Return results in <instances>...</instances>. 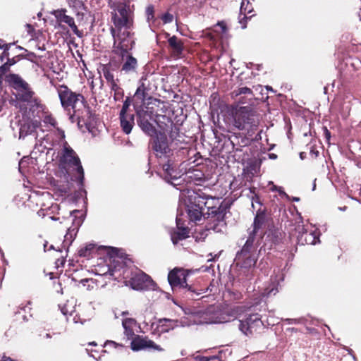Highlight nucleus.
Returning a JSON list of instances; mask_svg holds the SVG:
<instances>
[{
	"instance_id": "f257e3e1",
	"label": "nucleus",
	"mask_w": 361,
	"mask_h": 361,
	"mask_svg": "<svg viewBox=\"0 0 361 361\" xmlns=\"http://www.w3.org/2000/svg\"><path fill=\"white\" fill-rule=\"evenodd\" d=\"M130 0H109L112 12L114 27L111 33L114 40V47L126 50L133 47L135 40L131 30L133 27V12L130 7Z\"/></svg>"
},
{
	"instance_id": "f03ea898",
	"label": "nucleus",
	"mask_w": 361,
	"mask_h": 361,
	"mask_svg": "<svg viewBox=\"0 0 361 361\" xmlns=\"http://www.w3.org/2000/svg\"><path fill=\"white\" fill-rule=\"evenodd\" d=\"M265 216L264 214H257L253 223V228L250 232L249 236L243 247L235 256V262L240 267L238 281L245 284L252 278V271L257 262L255 254L256 245L264 235V231L262 230L264 224Z\"/></svg>"
},
{
	"instance_id": "7ed1b4c3",
	"label": "nucleus",
	"mask_w": 361,
	"mask_h": 361,
	"mask_svg": "<svg viewBox=\"0 0 361 361\" xmlns=\"http://www.w3.org/2000/svg\"><path fill=\"white\" fill-rule=\"evenodd\" d=\"M238 315V307L220 310L209 307L205 310L192 313L191 317L193 318V323L196 324H223L235 320Z\"/></svg>"
},
{
	"instance_id": "20e7f679",
	"label": "nucleus",
	"mask_w": 361,
	"mask_h": 361,
	"mask_svg": "<svg viewBox=\"0 0 361 361\" xmlns=\"http://www.w3.org/2000/svg\"><path fill=\"white\" fill-rule=\"evenodd\" d=\"M58 94L63 109L73 111V114L71 116V118L75 116L79 119L82 117L86 105L85 98L81 94L73 92L67 86L61 85L58 89Z\"/></svg>"
},
{
	"instance_id": "39448f33",
	"label": "nucleus",
	"mask_w": 361,
	"mask_h": 361,
	"mask_svg": "<svg viewBox=\"0 0 361 361\" xmlns=\"http://www.w3.org/2000/svg\"><path fill=\"white\" fill-rule=\"evenodd\" d=\"M59 165L66 169H72L75 171V178L80 184H82L84 179V171L79 157L75 151L69 146L67 142H63V147L59 152Z\"/></svg>"
},
{
	"instance_id": "423d86ee",
	"label": "nucleus",
	"mask_w": 361,
	"mask_h": 361,
	"mask_svg": "<svg viewBox=\"0 0 361 361\" xmlns=\"http://www.w3.org/2000/svg\"><path fill=\"white\" fill-rule=\"evenodd\" d=\"M6 82L16 90L18 99L27 102L32 107L41 106L40 101L34 96L35 92L31 90L28 83L18 75L9 74L6 75Z\"/></svg>"
},
{
	"instance_id": "0eeeda50",
	"label": "nucleus",
	"mask_w": 361,
	"mask_h": 361,
	"mask_svg": "<svg viewBox=\"0 0 361 361\" xmlns=\"http://www.w3.org/2000/svg\"><path fill=\"white\" fill-rule=\"evenodd\" d=\"M231 115L233 125L239 130H253L258 126L257 115L248 106L232 107Z\"/></svg>"
},
{
	"instance_id": "6e6552de",
	"label": "nucleus",
	"mask_w": 361,
	"mask_h": 361,
	"mask_svg": "<svg viewBox=\"0 0 361 361\" xmlns=\"http://www.w3.org/2000/svg\"><path fill=\"white\" fill-rule=\"evenodd\" d=\"M213 200L207 195H202L199 193H193L189 195V202L187 204V212L190 219L192 221H200L204 215L205 207L213 209V207L208 205V200ZM216 211L212 210L214 213Z\"/></svg>"
},
{
	"instance_id": "1a4fd4ad",
	"label": "nucleus",
	"mask_w": 361,
	"mask_h": 361,
	"mask_svg": "<svg viewBox=\"0 0 361 361\" xmlns=\"http://www.w3.org/2000/svg\"><path fill=\"white\" fill-rule=\"evenodd\" d=\"M295 233H298L297 239L299 243L304 245H314L319 242V233L317 228L312 225L305 227L304 225H298L295 228Z\"/></svg>"
},
{
	"instance_id": "9d476101",
	"label": "nucleus",
	"mask_w": 361,
	"mask_h": 361,
	"mask_svg": "<svg viewBox=\"0 0 361 361\" xmlns=\"http://www.w3.org/2000/svg\"><path fill=\"white\" fill-rule=\"evenodd\" d=\"M263 325L261 317L258 314L249 315L245 320H240V331L246 336H251Z\"/></svg>"
},
{
	"instance_id": "9b49d317",
	"label": "nucleus",
	"mask_w": 361,
	"mask_h": 361,
	"mask_svg": "<svg viewBox=\"0 0 361 361\" xmlns=\"http://www.w3.org/2000/svg\"><path fill=\"white\" fill-rule=\"evenodd\" d=\"M66 13L67 11L65 8L53 10L50 12V13L55 17L56 23L61 27H63V24H66L71 27L74 34L80 37L82 35L81 32L75 25L73 18L67 15Z\"/></svg>"
},
{
	"instance_id": "f8f14e48",
	"label": "nucleus",
	"mask_w": 361,
	"mask_h": 361,
	"mask_svg": "<svg viewBox=\"0 0 361 361\" xmlns=\"http://www.w3.org/2000/svg\"><path fill=\"white\" fill-rule=\"evenodd\" d=\"M137 123L141 129L147 135L152 136L156 133L155 128L150 123L152 118V112L144 109H136Z\"/></svg>"
},
{
	"instance_id": "ddd939ff",
	"label": "nucleus",
	"mask_w": 361,
	"mask_h": 361,
	"mask_svg": "<svg viewBox=\"0 0 361 361\" xmlns=\"http://www.w3.org/2000/svg\"><path fill=\"white\" fill-rule=\"evenodd\" d=\"M188 274L186 271L181 269H174L171 271L168 275V281L172 288L179 287L190 290V287L188 286L186 278Z\"/></svg>"
},
{
	"instance_id": "4468645a",
	"label": "nucleus",
	"mask_w": 361,
	"mask_h": 361,
	"mask_svg": "<svg viewBox=\"0 0 361 361\" xmlns=\"http://www.w3.org/2000/svg\"><path fill=\"white\" fill-rule=\"evenodd\" d=\"M131 285L133 289L142 290L152 288L154 286V282L148 275L140 271L132 277Z\"/></svg>"
},
{
	"instance_id": "2eb2a0df",
	"label": "nucleus",
	"mask_w": 361,
	"mask_h": 361,
	"mask_svg": "<svg viewBox=\"0 0 361 361\" xmlns=\"http://www.w3.org/2000/svg\"><path fill=\"white\" fill-rule=\"evenodd\" d=\"M114 49V51L116 54H122L123 58V65L121 71H124L126 73L135 72L136 71V68L137 67V59L133 57L131 55L127 54L126 56L123 54V52H126L130 50V49L123 50L121 49L115 48L114 46L113 47Z\"/></svg>"
},
{
	"instance_id": "dca6fc26",
	"label": "nucleus",
	"mask_w": 361,
	"mask_h": 361,
	"mask_svg": "<svg viewBox=\"0 0 361 361\" xmlns=\"http://www.w3.org/2000/svg\"><path fill=\"white\" fill-rule=\"evenodd\" d=\"M131 348L134 351L145 348H152L157 351H163L164 349L157 345L154 341L147 338H137L131 342Z\"/></svg>"
},
{
	"instance_id": "f3484780",
	"label": "nucleus",
	"mask_w": 361,
	"mask_h": 361,
	"mask_svg": "<svg viewBox=\"0 0 361 361\" xmlns=\"http://www.w3.org/2000/svg\"><path fill=\"white\" fill-rule=\"evenodd\" d=\"M152 147L157 156L166 154L170 151L166 137L161 133L154 140Z\"/></svg>"
},
{
	"instance_id": "a211bd4d",
	"label": "nucleus",
	"mask_w": 361,
	"mask_h": 361,
	"mask_svg": "<svg viewBox=\"0 0 361 361\" xmlns=\"http://www.w3.org/2000/svg\"><path fill=\"white\" fill-rule=\"evenodd\" d=\"M121 127L126 134L130 133L134 124L135 116L133 114H119Z\"/></svg>"
},
{
	"instance_id": "6ab92c4d",
	"label": "nucleus",
	"mask_w": 361,
	"mask_h": 361,
	"mask_svg": "<svg viewBox=\"0 0 361 361\" xmlns=\"http://www.w3.org/2000/svg\"><path fill=\"white\" fill-rule=\"evenodd\" d=\"M168 42L171 50V54L175 57H179L183 50V45L181 39L176 36H172L169 38Z\"/></svg>"
},
{
	"instance_id": "aec40b11",
	"label": "nucleus",
	"mask_w": 361,
	"mask_h": 361,
	"mask_svg": "<svg viewBox=\"0 0 361 361\" xmlns=\"http://www.w3.org/2000/svg\"><path fill=\"white\" fill-rule=\"evenodd\" d=\"M176 224L178 227V231L174 232L171 235V240L173 244H176L179 240H183L188 237V229L185 227L180 226V218L178 215L176 216Z\"/></svg>"
},
{
	"instance_id": "412c9836",
	"label": "nucleus",
	"mask_w": 361,
	"mask_h": 361,
	"mask_svg": "<svg viewBox=\"0 0 361 361\" xmlns=\"http://www.w3.org/2000/svg\"><path fill=\"white\" fill-rule=\"evenodd\" d=\"M39 121H31L27 123H25L24 124L21 125L20 128V135H27L30 134L33 132V130L37 128L39 126Z\"/></svg>"
},
{
	"instance_id": "4be33fe9",
	"label": "nucleus",
	"mask_w": 361,
	"mask_h": 361,
	"mask_svg": "<svg viewBox=\"0 0 361 361\" xmlns=\"http://www.w3.org/2000/svg\"><path fill=\"white\" fill-rule=\"evenodd\" d=\"M163 170L164 171L166 175L165 178H171V179H176L177 178V173L175 167L173 166L171 164L167 163L163 165Z\"/></svg>"
},
{
	"instance_id": "5701e85b",
	"label": "nucleus",
	"mask_w": 361,
	"mask_h": 361,
	"mask_svg": "<svg viewBox=\"0 0 361 361\" xmlns=\"http://www.w3.org/2000/svg\"><path fill=\"white\" fill-rule=\"evenodd\" d=\"M135 324V320L133 319L128 318L125 319L123 322V326L125 329V333L129 336L133 334L132 326Z\"/></svg>"
},
{
	"instance_id": "b1692460",
	"label": "nucleus",
	"mask_w": 361,
	"mask_h": 361,
	"mask_svg": "<svg viewBox=\"0 0 361 361\" xmlns=\"http://www.w3.org/2000/svg\"><path fill=\"white\" fill-rule=\"evenodd\" d=\"M103 73H104V77L106 78V80L108 82H111V89L113 90H116L118 88V85L114 79V75L111 73V71L109 69H107L106 68H104Z\"/></svg>"
},
{
	"instance_id": "393cba45",
	"label": "nucleus",
	"mask_w": 361,
	"mask_h": 361,
	"mask_svg": "<svg viewBox=\"0 0 361 361\" xmlns=\"http://www.w3.org/2000/svg\"><path fill=\"white\" fill-rule=\"evenodd\" d=\"M188 319H181L180 321L176 320V321H171V320H167V319H165V321H169L170 322L173 323V325L172 326V329L175 326H190L193 323V318L190 317V321L187 320Z\"/></svg>"
},
{
	"instance_id": "a878e982",
	"label": "nucleus",
	"mask_w": 361,
	"mask_h": 361,
	"mask_svg": "<svg viewBox=\"0 0 361 361\" xmlns=\"http://www.w3.org/2000/svg\"><path fill=\"white\" fill-rule=\"evenodd\" d=\"M94 248V245L93 244H89L87 245L85 247H82L79 250V255L81 257H88L91 255V252Z\"/></svg>"
},
{
	"instance_id": "bb28decb",
	"label": "nucleus",
	"mask_w": 361,
	"mask_h": 361,
	"mask_svg": "<svg viewBox=\"0 0 361 361\" xmlns=\"http://www.w3.org/2000/svg\"><path fill=\"white\" fill-rule=\"evenodd\" d=\"M145 87L143 83H142L138 88L136 90V92L135 94V97L140 98V99H145Z\"/></svg>"
},
{
	"instance_id": "cd10ccee",
	"label": "nucleus",
	"mask_w": 361,
	"mask_h": 361,
	"mask_svg": "<svg viewBox=\"0 0 361 361\" xmlns=\"http://www.w3.org/2000/svg\"><path fill=\"white\" fill-rule=\"evenodd\" d=\"M235 96L240 95V94H252V91L251 89L247 87H240L238 90L235 91L233 92Z\"/></svg>"
},
{
	"instance_id": "c85d7f7f",
	"label": "nucleus",
	"mask_w": 361,
	"mask_h": 361,
	"mask_svg": "<svg viewBox=\"0 0 361 361\" xmlns=\"http://www.w3.org/2000/svg\"><path fill=\"white\" fill-rule=\"evenodd\" d=\"M67 2L70 7H73L76 9H80L83 6L82 2L80 0H67Z\"/></svg>"
},
{
	"instance_id": "c756f323",
	"label": "nucleus",
	"mask_w": 361,
	"mask_h": 361,
	"mask_svg": "<svg viewBox=\"0 0 361 361\" xmlns=\"http://www.w3.org/2000/svg\"><path fill=\"white\" fill-rule=\"evenodd\" d=\"M43 121L44 123L49 124L54 127L56 125V121L51 115H45Z\"/></svg>"
},
{
	"instance_id": "7c9ffc66",
	"label": "nucleus",
	"mask_w": 361,
	"mask_h": 361,
	"mask_svg": "<svg viewBox=\"0 0 361 361\" xmlns=\"http://www.w3.org/2000/svg\"><path fill=\"white\" fill-rule=\"evenodd\" d=\"M279 292V289L275 287L267 288L264 290L263 293V297L264 296H270L275 295Z\"/></svg>"
},
{
	"instance_id": "2f4dec72",
	"label": "nucleus",
	"mask_w": 361,
	"mask_h": 361,
	"mask_svg": "<svg viewBox=\"0 0 361 361\" xmlns=\"http://www.w3.org/2000/svg\"><path fill=\"white\" fill-rule=\"evenodd\" d=\"M271 184L272 185L271 188V190L272 191H275V190L278 191L280 195L285 197L286 198H287L288 200L290 199V197L283 190L282 188L277 187L276 185H274L273 184V183H271Z\"/></svg>"
},
{
	"instance_id": "473e14b6",
	"label": "nucleus",
	"mask_w": 361,
	"mask_h": 361,
	"mask_svg": "<svg viewBox=\"0 0 361 361\" xmlns=\"http://www.w3.org/2000/svg\"><path fill=\"white\" fill-rule=\"evenodd\" d=\"M130 106V101L128 98H127L123 102V104L122 109L120 111V114H129L128 112V111L129 109Z\"/></svg>"
},
{
	"instance_id": "72a5a7b5",
	"label": "nucleus",
	"mask_w": 361,
	"mask_h": 361,
	"mask_svg": "<svg viewBox=\"0 0 361 361\" xmlns=\"http://www.w3.org/2000/svg\"><path fill=\"white\" fill-rule=\"evenodd\" d=\"M206 0H185L186 4L193 6H202Z\"/></svg>"
},
{
	"instance_id": "f704fd0d",
	"label": "nucleus",
	"mask_w": 361,
	"mask_h": 361,
	"mask_svg": "<svg viewBox=\"0 0 361 361\" xmlns=\"http://www.w3.org/2000/svg\"><path fill=\"white\" fill-rule=\"evenodd\" d=\"M173 19V15H171L169 13L164 14L161 17V20H163V22L164 23H169L171 22H172Z\"/></svg>"
},
{
	"instance_id": "c9c22d12",
	"label": "nucleus",
	"mask_w": 361,
	"mask_h": 361,
	"mask_svg": "<svg viewBox=\"0 0 361 361\" xmlns=\"http://www.w3.org/2000/svg\"><path fill=\"white\" fill-rule=\"evenodd\" d=\"M153 8L151 7V6H149L147 7V19L149 20L150 18H152L154 16H153Z\"/></svg>"
},
{
	"instance_id": "e433bc0d",
	"label": "nucleus",
	"mask_w": 361,
	"mask_h": 361,
	"mask_svg": "<svg viewBox=\"0 0 361 361\" xmlns=\"http://www.w3.org/2000/svg\"><path fill=\"white\" fill-rule=\"evenodd\" d=\"M200 361H210L211 360L214 359V357H206V356H202L197 357Z\"/></svg>"
},
{
	"instance_id": "4c0bfd02",
	"label": "nucleus",
	"mask_w": 361,
	"mask_h": 361,
	"mask_svg": "<svg viewBox=\"0 0 361 361\" xmlns=\"http://www.w3.org/2000/svg\"><path fill=\"white\" fill-rule=\"evenodd\" d=\"M247 20V17H246L245 16H243V18L242 19L240 20V23L243 24L242 25V27L243 28H245L246 27V25L245 23H243V20Z\"/></svg>"
},
{
	"instance_id": "58836bf2",
	"label": "nucleus",
	"mask_w": 361,
	"mask_h": 361,
	"mask_svg": "<svg viewBox=\"0 0 361 361\" xmlns=\"http://www.w3.org/2000/svg\"><path fill=\"white\" fill-rule=\"evenodd\" d=\"M217 25L220 26L222 28L224 32L226 31V25L223 22L218 23Z\"/></svg>"
},
{
	"instance_id": "ea45409f",
	"label": "nucleus",
	"mask_w": 361,
	"mask_h": 361,
	"mask_svg": "<svg viewBox=\"0 0 361 361\" xmlns=\"http://www.w3.org/2000/svg\"><path fill=\"white\" fill-rule=\"evenodd\" d=\"M57 130H58V131H59V134L61 135V137H62V138H64V137H65L64 132H63V130H61L59 129V128H58Z\"/></svg>"
},
{
	"instance_id": "a19ab883",
	"label": "nucleus",
	"mask_w": 361,
	"mask_h": 361,
	"mask_svg": "<svg viewBox=\"0 0 361 361\" xmlns=\"http://www.w3.org/2000/svg\"><path fill=\"white\" fill-rule=\"evenodd\" d=\"M1 361H14L10 357H4Z\"/></svg>"
},
{
	"instance_id": "79ce46f5",
	"label": "nucleus",
	"mask_w": 361,
	"mask_h": 361,
	"mask_svg": "<svg viewBox=\"0 0 361 361\" xmlns=\"http://www.w3.org/2000/svg\"><path fill=\"white\" fill-rule=\"evenodd\" d=\"M269 157L271 159H276L277 157V156L275 154H269Z\"/></svg>"
},
{
	"instance_id": "37998d69",
	"label": "nucleus",
	"mask_w": 361,
	"mask_h": 361,
	"mask_svg": "<svg viewBox=\"0 0 361 361\" xmlns=\"http://www.w3.org/2000/svg\"><path fill=\"white\" fill-rule=\"evenodd\" d=\"M292 200L294 202H298L300 200V198L299 197H293Z\"/></svg>"
},
{
	"instance_id": "c03bdc74",
	"label": "nucleus",
	"mask_w": 361,
	"mask_h": 361,
	"mask_svg": "<svg viewBox=\"0 0 361 361\" xmlns=\"http://www.w3.org/2000/svg\"><path fill=\"white\" fill-rule=\"evenodd\" d=\"M326 137L329 138L330 136V133L326 129Z\"/></svg>"
},
{
	"instance_id": "a18cd8bd",
	"label": "nucleus",
	"mask_w": 361,
	"mask_h": 361,
	"mask_svg": "<svg viewBox=\"0 0 361 361\" xmlns=\"http://www.w3.org/2000/svg\"><path fill=\"white\" fill-rule=\"evenodd\" d=\"M2 54H5L6 56H8V53L6 51H4Z\"/></svg>"
},
{
	"instance_id": "49530a36",
	"label": "nucleus",
	"mask_w": 361,
	"mask_h": 361,
	"mask_svg": "<svg viewBox=\"0 0 361 361\" xmlns=\"http://www.w3.org/2000/svg\"><path fill=\"white\" fill-rule=\"evenodd\" d=\"M89 280L88 279H85V280H82V282L83 283L84 281L85 282H87Z\"/></svg>"
},
{
	"instance_id": "de8ad7c7",
	"label": "nucleus",
	"mask_w": 361,
	"mask_h": 361,
	"mask_svg": "<svg viewBox=\"0 0 361 361\" xmlns=\"http://www.w3.org/2000/svg\"><path fill=\"white\" fill-rule=\"evenodd\" d=\"M44 250L46 251V247H47V244H44Z\"/></svg>"
},
{
	"instance_id": "09e8293b",
	"label": "nucleus",
	"mask_w": 361,
	"mask_h": 361,
	"mask_svg": "<svg viewBox=\"0 0 361 361\" xmlns=\"http://www.w3.org/2000/svg\"><path fill=\"white\" fill-rule=\"evenodd\" d=\"M315 187H316V185H315V183H314L313 190L315 189Z\"/></svg>"
},
{
	"instance_id": "8fccbe9b",
	"label": "nucleus",
	"mask_w": 361,
	"mask_h": 361,
	"mask_svg": "<svg viewBox=\"0 0 361 361\" xmlns=\"http://www.w3.org/2000/svg\"><path fill=\"white\" fill-rule=\"evenodd\" d=\"M23 161H21L20 162V166L21 164H23Z\"/></svg>"
},
{
	"instance_id": "3c124183",
	"label": "nucleus",
	"mask_w": 361,
	"mask_h": 361,
	"mask_svg": "<svg viewBox=\"0 0 361 361\" xmlns=\"http://www.w3.org/2000/svg\"><path fill=\"white\" fill-rule=\"evenodd\" d=\"M75 322L78 323V320L75 319V317L74 318Z\"/></svg>"
},
{
	"instance_id": "603ef678",
	"label": "nucleus",
	"mask_w": 361,
	"mask_h": 361,
	"mask_svg": "<svg viewBox=\"0 0 361 361\" xmlns=\"http://www.w3.org/2000/svg\"><path fill=\"white\" fill-rule=\"evenodd\" d=\"M53 248H54L53 245H51L50 249H53Z\"/></svg>"
},
{
	"instance_id": "864d4df0",
	"label": "nucleus",
	"mask_w": 361,
	"mask_h": 361,
	"mask_svg": "<svg viewBox=\"0 0 361 361\" xmlns=\"http://www.w3.org/2000/svg\"><path fill=\"white\" fill-rule=\"evenodd\" d=\"M90 345H92V343H90ZM92 345H96L94 343H92Z\"/></svg>"
},
{
	"instance_id": "5fc2aeb1",
	"label": "nucleus",
	"mask_w": 361,
	"mask_h": 361,
	"mask_svg": "<svg viewBox=\"0 0 361 361\" xmlns=\"http://www.w3.org/2000/svg\"><path fill=\"white\" fill-rule=\"evenodd\" d=\"M1 61H3V56H1Z\"/></svg>"
},
{
	"instance_id": "6e6d98bb",
	"label": "nucleus",
	"mask_w": 361,
	"mask_h": 361,
	"mask_svg": "<svg viewBox=\"0 0 361 361\" xmlns=\"http://www.w3.org/2000/svg\"><path fill=\"white\" fill-rule=\"evenodd\" d=\"M110 343L112 344H115V343L114 341H111Z\"/></svg>"
}]
</instances>
